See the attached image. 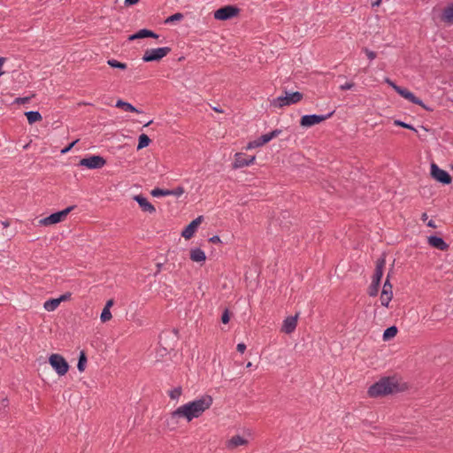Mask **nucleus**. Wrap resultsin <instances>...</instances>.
I'll list each match as a JSON object with an SVG mask.
<instances>
[{
	"mask_svg": "<svg viewBox=\"0 0 453 453\" xmlns=\"http://www.w3.org/2000/svg\"><path fill=\"white\" fill-rule=\"evenodd\" d=\"M212 403L213 399L211 395H203L197 399L178 407L171 413V417L173 419L184 418L188 422H190L194 418L201 417L205 411L211 408Z\"/></svg>",
	"mask_w": 453,
	"mask_h": 453,
	"instance_id": "f257e3e1",
	"label": "nucleus"
},
{
	"mask_svg": "<svg viewBox=\"0 0 453 453\" xmlns=\"http://www.w3.org/2000/svg\"><path fill=\"white\" fill-rule=\"evenodd\" d=\"M398 388L395 378L386 377L372 385L368 389V395L371 397H380L398 391Z\"/></svg>",
	"mask_w": 453,
	"mask_h": 453,
	"instance_id": "f03ea898",
	"label": "nucleus"
},
{
	"mask_svg": "<svg viewBox=\"0 0 453 453\" xmlns=\"http://www.w3.org/2000/svg\"><path fill=\"white\" fill-rule=\"evenodd\" d=\"M240 9L234 5H225L214 11L213 18L219 21H226L238 17Z\"/></svg>",
	"mask_w": 453,
	"mask_h": 453,
	"instance_id": "7ed1b4c3",
	"label": "nucleus"
},
{
	"mask_svg": "<svg viewBox=\"0 0 453 453\" xmlns=\"http://www.w3.org/2000/svg\"><path fill=\"white\" fill-rule=\"evenodd\" d=\"M73 209V207L70 206V207L65 208L63 211L52 213L51 215H50L46 218L41 219L38 221V224L40 226H51V225H55L59 222H62L66 219L67 215L71 212V211Z\"/></svg>",
	"mask_w": 453,
	"mask_h": 453,
	"instance_id": "20e7f679",
	"label": "nucleus"
},
{
	"mask_svg": "<svg viewBox=\"0 0 453 453\" xmlns=\"http://www.w3.org/2000/svg\"><path fill=\"white\" fill-rule=\"evenodd\" d=\"M49 363L59 376H63L68 372L69 365L59 354H51L49 357Z\"/></svg>",
	"mask_w": 453,
	"mask_h": 453,
	"instance_id": "39448f33",
	"label": "nucleus"
},
{
	"mask_svg": "<svg viewBox=\"0 0 453 453\" xmlns=\"http://www.w3.org/2000/svg\"><path fill=\"white\" fill-rule=\"evenodd\" d=\"M170 51L171 49L168 47L147 50L143 54L142 60L144 62L160 61L166 57Z\"/></svg>",
	"mask_w": 453,
	"mask_h": 453,
	"instance_id": "423d86ee",
	"label": "nucleus"
},
{
	"mask_svg": "<svg viewBox=\"0 0 453 453\" xmlns=\"http://www.w3.org/2000/svg\"><path fill=\"white\" fill-rule=\"evenodd\" d=\"M280 132H281L280 130L276 129L268 134H263V135L254 139L253 141L250 142L247 144L246 149L247 150H254V149L262 147V146L265 145L267 142H269L272 139H273L274 137L279 135L280 134Z\"/></svg>",
	"mask_w": 453,
	"mask_h": 453,
	"instance_id": "0eeeda50",
	"label": "nucleus"
},
{
	"mask_svg": "<svg viewBox=\"0 0 453 453\" xmlns=\"http://www.w3.org/2000/svg\"><path fill=\"white\" fill-rule=\"evenodd\" d=\"M326 119V117L322 115H303L301 117L299 124L303 128H309L320 123L324 122Z\"/></svg>",
	"mask_w": 453,
	"mask_h": 453,
	"instance_id": "6e6552de",
	"label": "nucleus"
},
{
	"mask_svg": "<svg viewBox=\"0 0 453 453\" xmlns=\"http://www.w3.org/2000/svg\"><path fill=\"white\" fill-rule=\"evenodd\" d=\"M105 164L106 160L100 156H92L80 161V165L86 168H103Z\"/></svg>",
	"mask_w": 453,
	"mask_h": 453,
	"instance_id": "1a4fd4ad",
	"label": "nucleus"
},
{
	"mask_svg": "<svg viewBox=\"0 0 453 453\" xmlns=\"http://www.w3.org/2000/svg\"><path fill=\"white\" fill-rule=\"evenodd\" d=\"M203 220V216H199L196 219L192 220L182 231L181 236L184 237L186 240H189L197 231Z\"/></svg>",
	"mask_w": 453,
	"mask_h": 453,
	"instance_id": "9d476101",
	"label": "nucleus"
},
{
	"mask_svg": "<svg viewBox=\"0 0 453 453\" xmlns=\"http://www.w3.org/2000/svg\"><path fill=\"white\" fill-rule=\"evenodd\" d=\"M256 160L255 156H247L243 153H236L234 158V167L242 168L251 166L252 163Z\"/></svg>",
	"mask_w": 453,
	"mask_h": 453,
	"instance_id": "9b49d317",
	"label": "nucleus"
},
{
	"mask_svg": "<svg viewBox=\"0 0 453 453\" xmlns=\"http://www.w3.org/2000/svg\"><path fill=\"white\" fill-rule=\"evenodd\" d=\"M392 87L399 94L401 95L403 97H404L405 99H408L410 100L411 102L416 104H418L422 107L425 108V105L422 104V102L417 98L411 92H410L409 90L407 89H404V88H402L395 84H392Z\"/></svg>",
	"mask_w": 453,
	"mask_h": 453,
	"instance_id": "f8f14e48",
	"label": "nucleus"
},
{
	"mask_svg": "<svg viewBox=\"0 0 453 453\" xmlns=\"http://www.w3.org/2000/svg\"><path fill=\"white\" fill-rule=\"evenodd\" d=\"M297 319L298 314H296V316L288 317L284 319L281 332L285 334H291L295 331L296 325H297Z\"/></svg>",
	"mask_w": 453,
	"mask_h": 453,
	"instance_id": "ddd939ff",
	"label": "nucleus"
},
{
	"mask_svg": "<svg viewBox=\"0 0 453 453\" xmlns=\"http://www.w3.org/2000/svg\"><path fill=\"white\" fill-rule=\"evenodd\" d=\"M440 19L446 25H453V4L446 5L441 10Z\"/></svg>",
	"mask_w": 453,
	"mask_h": 453,
	"instance_id": "4468645a",
	"label": "nucleus"
},
{
	"mask_svg": "<svg viewBox=\"0 0 453 453\" xmlns=\"http://www.w3.org/2000/svg\"><path fill=\"white\" fill-rule=\"evenodd\" d=\"M134 199L139 203L143 211L149 213H154L156 211V208L145 197L142 196H134Z\"/></svg>",
	"mask_w": 453,
	"mask_h": 453,
	"instance_id": "2eb2a0df",
	"label": "nucleus"
},
{
	"mask_svg": "<svg viewBox=\"0 0 453 453\" xmlns=\"http://www.w3.org/2000/svg\"><path fill=\"white\" fill-rule=\"evenodd\" d=\"M427 242L430 246L439 250H447L449 248V245L441 237L429 236L427 239Z\"/></svg>",
	"mask_w": 453,
	"mask_h": 453,
	"instance_id": "dca6fc26",
	"label": "nucleus"
},
{
	"mask_svg": "<svg viewBox=\"0 0 453 453\" xmlns=\"http://www.w3.org/2000/svg\"><path fill=\"white\" fill-rule=\"evenodd\" d=\"M248 441L245 438L240 435H234L226 442V447L228 449H234L237 447L246 445Z\"/></svg>",
	"mask_w": 453,
	"mask_h": 453,
	"instance_id": "f3484780",
	"label": "nucleus"
},
{
	"mask_svg": "<svg viewBox=\"0 0 453 453\" xmlns=\"http://www.w3.org/2000/svg\"><path fill=\"white\" fill-rule=\"evenodd\" d=\"M385 264H386L385 258H380L377 261L372 282H376V284H380V280L383 275V269H384Z\"/></svg>",
	"mask_w": 453,
	"mask_h": 453,
	"instance_id": "a211bd4d",
	"label": "nucleus"
},
{
	"mask_svg": "<svg viewBox=\"0 0 453 453\" xmlns=\"http://www.w3.org/2000/svg\"><path fill=\"white\" fill-rule=\"evenodd\" d=\"M431 177L441 183L449 184L451 181V177L448 172H430Z\"/></svg>",
	"mask_w": 453,
	"mask_h": 453,
	"instance_id": "6ab92c4d",
	"label": "nucleus"
},
{
	"mask_svg": "<svg viewBox=\"0 0 453 453\" xmlns=\"http://www.w3.org/2000/svg\"><path fill=\"white\" fill-rule=\"evenodd\" d=\"M146 37H151L154 39H157L158 35L150 30L142 29V30L138 31L136 34L131 35L129 37V40L133 41L135 39H142V38H146Z\"/></svg>",
	"mask_w": 453,
	"mask_h": 453,
	"instance_id": "aec40b11",
	"label": "nucleus"
},
{
	"mask_svg": "<svg viewBox=\"0 0 453 453\" xmlns=\"http://www.w3.org/2000/svg\"><path fill=\"white\" fill-rule=\"evenodd\" d=\"M190 259L196 263H203L206 259L205 253L200 249H192L190 250Z\"/></svg>",
	"mask_w": 453,
	"mask_h": 453,
	"instance_id": "412c9836",
	"label": "nucleus"
},
{
	"mask_svg": "<svg viewBox=\"0 0 453 453\" xmlns=\"http://www.w3.org/2000/svg\"><path fill=\"white\" fill-rule=\"evenodd\" d=\"M116 107L119 109H122L125 111L132 112V113H139V111L133 106L131 104L124 102L122 100H118L116 103Z\"/></svg>",
	"mask_w": 453,
	"mask_h": 453,
	"instance_id": "4be33fe9",
	"label": "nucleus"
},
{
	"mask_svg": "<svg viewBox=\"0 0 453 453\" xmlns=\"http://www.w3.org/2000/svg\"><path fill=\"white\" fill-rule=\"evenodd\" d=\"M288 102L290 104H296L300 103L303 99V95L301 92H286Z\"/></svg>",
	"mask_w": 453,
	"mask_h": 453,
	"instance_id": "5701e85b",
	"label": "nucleus"
},
{
	"mask_svg": "<svg viewBox=\"0 0 453 453\" xmlns=\"http://www.w3.org/2000/svg\"><path fill=\"white\" fill-rule=\"evenodd\" d=\"M273 105L275 108L281 109L285 106L290 105V104L288 102V96L285 95L275 98L273 102Z\"/></svg>",
	"mask_w": 453,
	"mask_h": 453,
	"instance_id": "b1692460",
	"label": "nucleus"
},
{
	"mask_svg": "<svg viewBox=\"0 0 453 453\" xmlns=\"http://www.w3.org/2000/svg\"><path fill=\"white\" fill-rule=\"evenodd\" d=\"M29 124H34L42 120V115L38 111H28L25 113Z\"/></svg>",
	"mask_w": 453,
	"mask_h": 453,
	"instance_id": "393cba45",
	"label": "nucleus"
},
{
	"mask_svg": "<svg viewBox=\"0 0 453 453\" xmlns=\"http://www.w3.org/2000/svg\"><path fill=\"white\" fill-rule=\"evenodd\" d=\"M59 300L55 298L46 301L43 304V307L48 311H53L59 306Z\"/></svg>",
	"mask_w": 453,
	"mask_h": 453,
	"instance_id": "a878e982",
	"label": "nucleus"
},
{
	"mask_svg": "<svg viewBox=\"0 0 453 453\" xmlns=\"http://www.w3.org/2000/svg\"><path fill=\"white\" fill-rule=\"evenodd\" d=\"M150 137L147 134H142L139 136L137 150H142V149L148 147L150 145Z\"/></svg>",
	"mask_w": 453,
	"mask_h": 453,
	"instance_id": "bb28decb",
	"label": "nucleus"
},
{
	"mask_svg": "<svg viewBox=\"0 0 453 453\" xmlns=\"http://www.w3.org/2000/svg\"><path fill=\"white\" fill-rule=\"evenodd\" d=\"M397 334V328L395 326H390L387 328L383 333V340L388 341L394 338Z\"/></svg>",
	"mask_w": 453,
	"mask_h": 453,
	"instance_id": "cd10ccee",
	"label": "nucleus"
},
{
	"mask_svg": "<svg viewBox=\"0 0 453 453\" xmlns=\"http://www.w3.org/2000/svg\"><path fill=\"white\" fill-rule=\"evenodd\" d=\"M392 296H393V292L382 291L381 294H380V298L381 304L383 306L388 307L389 302L392 299Z\"/></svg>",
	"mask_w": 453,
	"mask_h": 453,
	"instance_id": "c85d7f7f",
	"label": "nucleus"
},
{
	"mask_svg": "<svg viewBox=\"0 0 453 453\" xmlns=\"http://www.w3.org/2000/svg\"><path fill=\"white\" fill-rule=\"evenodd\" d=\"M86 364H87V357H86L84 351H81L80 357H79L78 365H77L78 370L80 372H83L85 370Z\"/></svg>",
	"mask_w": 453,
	"mask_h": 453,
	"instance_id": "c756f323",
	"label": "nucleus"
},
{
	"mask_svg": "<svg viewBox=\"0 0 453 453\" xmlns=\"http://www.w3.org/2000/svg\"><path fill=\"white\" fill-rule=\"evenodd\" d=\"M150 194L155 197L170 196L169 189H162L157 188L152 189Z\"/></svg>",
	"mask_w": 453,
	"mask_h": 453,
	"instance_id": "7c9ffc66",
	"label": "nucleus"
},
{
	"mask_svg": "<svg viewBox=\"0 0 453 453\" xmlns=\"http://www.w3.org/2000/svg\"><path fill=\"white\" fill-rule=\"evenodd\" d=\"M112 318L110 309L104 308L100 319L103 323L109 321Z\"/></svg>",
	"mask_w": 453,
	"mask_h": 453,
	"instance_id": "2f4dec72",
	"label": "nucleus"
},
{
	"mask_svg": "<svg viewBox=\"0 0 453 453\" xmlns=\"http://www.w3.org/2000/svg\"><path fill=\"white\" fill-rule=\"evenodd\" d=\"M107 64L110 66L114 67V68H119V69H122V70L127 68V65L126 64L119 62V61H116V60H109L107 62Z\"/></svg>",
	"mask_w": 453,
	"mask_h": 453,
	"instance_id": "473e14b6",
	"label": "nucleus"
},
{
	"mask_svg": "<svg viewBox=\"0 0 453 453\" xmlns=\"http://www.w3.org/2000/svg\"><path fill=\"white\" fill-rule=\"evenodd\" d=\"M183 18V15L180 12L178 13H175L170 17H168L165 20V23L168 24V23H173L174 21H179L181 19Z\"/></svg>",
	"mask_w": 453,
	"mask_h": 453,
	"instance_id": "72a5a7b5",
	"label": "nucleus"
},
{
	"mask_svg": "<svg viewBox=\"0 0 453 453\" xmlns=\"http://www.w3.org/2000/svg\"><path fill=\"white\" fill-rule=\"evenodd\" d=\"M181 388H175L169 392V396L171 399H178L181 395Z\"/></svg>",
	"mask_w": 453,
	"mask_h": 453,
	"instance_id": "f704fd0d",
	"label": "nucleus"
},
{
	"mask_svg": "<svg viewBox=\"0 0 453 453\" xmlns=\"http://www.w3.org/2000/svg\"><path fill=\"white\" fill-rule=\"evenodd\" d=\"M380 284H376V282H372L369 288V295L371 296H374L378 294Z\"/></svg>",
	"mask_w": 453,
	"mask_h": 453,
	"instance_id": "c9c22d12",
	"label": "nucleus"
},
{
	"mask_svg": "<svg viewBox=\"0 0 453 453\" xmlns=\"http://www.w3.org/2000/svg\"><path fill=\"white\" fill-rule=\"evenodd\" d=\"M170 196H180L184 193V188L178 187L173 189H169Z\"/></svg>",
	"mask_w": 453,
	"mask_h": 453,
	"instance_id": "e433bc0d",
	"label": "nucleus"
},
{
	"mask_svg": "<svg viewBox=\"0 0 453 453\" xmlns=\"http://www.w3.org/2000/svg\"><path fill=\"white\" fill-rule=\"evenodd\" d=\"M354 86H355L354 82L348 81V82H345L344 84L341 85L340 88L342 91H347V90L352 89L354 88Z\"/></svg>",
	"mask_w": 453,
	"mask_h": 453,
	"instance_id": "4c0bfd02",
	"label": "nucleus"
},
{
	"mask_svg": "<svg viewBox=\"0 0 453 453\" xmlns=\"http://www.w3.org/2000/svg\"><path fill=\"white\" fill-rule=\"evenodd\" d=\"M394 124H395V126L402 127H404V128H408V129H411V130H413V129H414L411 126H410V125H408V124H406V123H403V122H402V121H400V120H395V121H394Z\"/></svg>",
	"mask_w": 453,
	"mask_h": 453,
	"instance_id": "58836bf2",
	"label": "nucleus"
},
{
	"mask_svg": "<svg viewBox=\"0 0 453 453\" xmlns=\"http://www.w3.org/2000/svg\"><path fill=\"white\" fill-rule=\"evenodd\" d=\"M392 288L393 287H392L391 283L389 282V280L387 279V280L384 283L382 291L392 292Z\"/></svg>",
	"mask_w": 453,
	"mask_h": 453,
	"instance_id": "ea45409f",
	"label": "nucleus"
},
{
	"mask_svg": "<svg viewBox=\"0 0 453 453\" xmlns=\"http://www.w3.org/2000/svg\"><path fill=\"white\" fill-rule=\"evenodd\" d=\"M365 55H366L367 58H368L369 60H373V59H375V58H376V57H377V55H376V53H375L374 51H372V50H365Z\"/></svg>",
	"mask_w": 453,
	"mask_h": 453,
	"instance_id": "a19ab883",
	"label": "nucleus"
},
{
	"mask_svg": "<svg viewBox=\"0 0 453 453\" xmlns=\"http://www.w3.org/2000/svg\"><path fill=\"white\" fill-rule=\"evenodd\" d=\"M229 319H230V316H229V313H228V311L226 310L224 311V313L222 314V317H221V321L224 323V324H226L229 322Z\"/></svg>",
	"mask_w": 453,
	"mask_h": 453,
	"instance_id": "79ce46f5",
	"label": "nucleus"
},
{
	"mask_svg": "<svg viewBox=\"0 0 453 453\" xmlns=\"http://www.w3.org/2000/svg\"><path fill=\"white\" fill-rule=\"evenodd\" d=\"M5 62H6V58L0 57V77L4 74V71L3 70V68H4Z\"/></svg>",
	"mask_w": 453,
	"mask_h": 453,
	"instance_id": "37998d69",
	"label": "nucleus"
},
{
	"mask_svg": "<svg viewBox=\"0 0 453 453\" xmlns=\"http://www.w3.org/2000/svg\"><path fill=\"white\" fill-rule=\"evenodd\" d=\"M78 142V140L74 141L73 142L70 143L66 148H65L64 150H62V153H66L68 152L72 148L73 146Z\"/></svg>",
	"mask_w": 453,
	"mask_h": 453,
	"instance_id": "c03bdc74",
	"label": "nucleus"
},
{
	"mask_svg": "<svg viewBox=\"0 0 453 453\" xmlns=\"http://www.w3.org/2000/svg\"><path fill=\"white\" fill-rule=\"evenodd\" d=\"M70 296H71L70 294H65L57 299L59 300V303H61V302L68 300Z\"/></svg>",
	"mask_w": 453,
	"mask_h": 453,
	"instance_id": "a18cd8bd",
	"label": "nucleus"
},
{
	"mask_svg": "<svg viewBox=\"0 0 453 453\" xmlns=\"http://www.w3.org/2000/svg\"><path fill=\"white\" fill-rule=\"evenodd\" d=\"M246 349V345L244 343H239L237 345V350L241 353H243Z\"/></svg>",
	"mask_w": 453,
	"mask_h": 453,
	"instance_id": "49530a36",
	"label": "nucleus"
},
{
	"mask_svg": "<svg viewBox=\"0 0 453 453\" xmlns=\"http://www.w3.org/2000/svg\"><path fill=\"white\" fill-rule=\"evenodd\" d=\"M382 0H372V6L378 7L381 4Z\"/></svg>",
	"mask_w": 453,
	"mask_h": 453,
	"instance_id": "de8ad7c7",
	"label": "nucleus"
},
{
	"mask_svg": "<svg viewBox=\"0 0 453 453\" xmlns=\"http://www.w3.org/2000/svg\"><path fill=\"white\" fill-rule=\"evenodd\" d=\"M210 242H212V243H219L220 242V239L219 236H212L211 238H210Z\"/></svg>",
	"mask_w": 453,
	"mask_h": 453,
	"instance_id": "09e8293b",
	"label": "nucleus"
},
{
	"mask_svg": "<svg viewBox=\"0 0 453 453\" xmlns=\"http://www.w3.org/2000/svg\"><path fill=\"white\" fill-rule=\"evenodd\" d=\"M113 303H114V301L112 299H110L106 302L104 308L111 309V306L113 305Z\"/></svg>",
	"mask_w": 453,
	"mask_h": 453,
	"instance_id": "8fccbe9b",
	"label": "nucleus"
},
{
	"mask_svg": "<svg viewBox=\"0 0 453 453\" xmlns=\"http://www.w3.org/2000/svg\"><path fill=\"white\" fill-rule=\"evenodd\" d=\"M140 0H125L126 4L127 5H133L139 2Z\"/></svg>",
	"mask_w": 453,
	"mask_h": 453,
	"instance_id": "3c124183",
	"label": "nucleus"
},
{
	"mask_svg": "<svg viewBox=\"0 0 453 453\" xmlns=\"http://www.w3.org/2000/svg\"><path fill=\"white\" fill-rule=\"evenodd\" d=\"M0 225L3 226L4 228H6L10 226V222L8 220L6 221H0Z\"/></svg>",
	"mask_w": 453,
	"mask_h": 453,
	"instance_id": "603ef678",
	"label": "nucleus"
},
{
	"mask_svg": "<svg viewBox=\"0 0 453 453\" xmlns=\"http://www.w3.org/2000/svg\"><path fill=\"white\" fill-rule=\"evenodd\" d=\"M427 226L433 228H435L437 226L435 225V222L434 220H429L427 222Z\"/></svg>",
	"mask_w": 453,
	"mask_h": 453,
	"instance_id": "864d4df0",
	"label": "nucleus"
},
{
	"mask_svg": "<svg viewBox=\"0 0 453 453\" xmlns=\"http://www.w3.org/2000/svg\"><path fill=\"white\" fill-rule=\"evenodd\" d=\"M427 219H428L427 214H426V212H424V213L421 215V219H422L423 221H426V220H427Z\"/></svg>",
	"mask_w": 453,
	"mask_h": 453,
	"instance_id": "5fc2aeb1",
	"label": "nucleus"
},
{
	"mask_svg": "<svg viewBox=\"0 0 453 453\" xmlns=\"http://www.w3.org/2000/svg\"><path fill=\"white\" fill-rule=\"evenodd\" d=\"M431 170H439L438 166L435 164L431 165Z\"/></svg>",
	"mask_w": 453,
	"mask_h": 453,
	"instance_id": "6e6d98bb",
	"label": "nucleus"
},
{
	"mask_svg": "<svg viewBox=\"0 0 453 453\" xmlns=\"http://www.w3.org/2000/svg\"><path fill=\"white\" fill-rule=\"evenodd\" d=\"M252 366V363L251 362H249L247 365H246V367L247 368H250Z\"/></svg>",
	"mask_w": 453,
	"mask_h": 453,
	"instance_id": "4d7b16f0",
	"label": "nucleus"
}]
</instances>
